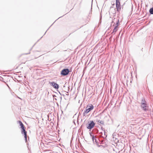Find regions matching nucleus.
<instances>
[{"label":"nucleus","mask_w":153,"mask_h":153,"mask_svg":"<svg viewBox=\"0 0 153 153\" xmlns=\"http://www.w3.org/2000/svg\"><path fill=\"white\" fill-rule=\"evenodd\" d=\"M94 106L91 104H88L86 106L85 110L84 111L83 115L86 116L89 112L94 109Z\"/></svg>","instance_id":"f257e3e1"},{"label":"nucleus","mask_w":153,"mask_h":153,"mask_svg":"<svg viewBox=\"0 0 153 153\" xmlns=\"http://www.w3.org/2000/svg\"><path fill=\"white\" fill-rule=\"evenodd\" d=\"M95 124V123L93 120L89 121L86 124L87 128L91 130L94 127Z\"/></svg>","instance_id":"f03ea898"},{"label":"nucleus","mask_w":153,"mask_h":153,"mask_svg":"<svg viewBox=\"0 0 153 153\" xmlns=\"http://www.w3.org/2000/svg\"><path fill=\"white\" fill-rule=\"evenodd\" d=\"M70 71L68 68H65L62 69L60 73V74L63 76L68 75L70 72Z\"/></svg>","instance_id":"7ed1b4c3"},{"label":"nucleus","mask_w":153,"mask_h":153,"mask_svg":"<svg viewBox=\"0 0 153 153\" xmlns=\"http://www.w3.org/2000/svg\"><path fill=\"white\" fill-rule=\"evenodd\" d=\"M22 129V131H21V133L22 134H24V137L25 138L26 142L27 141V131H26L25 130V127H24V128H21Z\"/></svg>","instance_id":"20e7f679"},{"label":"nucleus","mask_w":153,"mask_h":153,"mask_svg":"<svg viewBox=\"0 0 153 153\" xmlns=\"http://www.w3.org/2000/svg\"><path fill=\"white\" fill-rule=\"evenodd\" d=\"M49 83L51 86H53V88L56 89H58L59 88V85L54 82H49Z\"/></svg>","instance_id":"39448f33"},{"label":"nucleus","mask_w":153,"mask_h":153,"mask_svg":"<svg viewBox=\"0 0 153 153\" xmlns=\"http://www.w3.org/2000/svg\"><path fill=\"white\" fill-rule=\"evenodd\" d=\"M96 136H93L92 137V138L93 140V143H94V142H95L96 144L97 145V146L99 147L100 146L99 145V143L97 141V139L98 140V139L96 137Z\"/></svg>","instance_id":"423d86ee"},{"label":"nucleus","mask_w":153,"mask_h":153,"mask_svg":"<svg viewBox=\"0 0 153 153\" xmlns=\"http://www.w3.org/2000/svg\"><path fill=\"white\" fill-rule=\"evenodd\" d=\"M141 107L143 110L145 111H146L147 110L148 106L146 103L141 104Z\"/></svg>","instance_id":"0eeeda50"},{"label":"nucleus","mask_w":153,"mask_h":153,"mask_svg":"<svg viewBox=\"0 0 153 153\" xmlns=\"http://www.w3.org/2000/svg\"><path fill=\"white\" fill-rule=\"evenodd\" d=\"M116 20L117 21L116 22V25L115 26V27H118L120 25V23H119V17L118 18L116 19L115 18H114L113 19V20L114 21H115V20Z\"/></svg>","instance_id":"6e6552de"},{"label":"nucleus","mask_w":153,"mask_h":153,"mask_svg":"<svg viewBox=\"0 0 153 153\" xmlns=\"http://www.w3.org/2000/svg\"><path fill=\"white\" fill-rule=\"evenodd\" d=\"M111 13H112L113 14V17H114L115 16V14L116 13V10L115 8H114L113 7H112V8L111 7Z\"/></svg>","instance_id":"1a4fd4ad"},{"label":"nucleus","mask_w":153,"mask_h":153,"mask_svg":"<svg viewBox=\"0 0 153 153\" xmlns=\"http://www.w3.org/2000/svg\"><path fill=\"white\" fill-rule=\"evenodd\" d=\"M116 7L117 9V12H120V11L121 10V7L120 5H118V6H116Z\"/></svg>","instance_id":"9d476101"},{"label":"nucleus","mask_w":153,"mask_h":153,"mask_svg":"<svg viewBox=\"0 0 153 153\" xmlns=\"http://www.w3.org/2000/svg\"><path fill=\"white\" fill-rule=\"evenodd\" d=\"M18 123H19V125L21 126V128H22L24 127V125L21 121H18Z\"/></svg>","instance_id":"9b49d317"},{"label":"nucleus","mask_w":153,"mask_h":153,"mask_svg":"<svg viewBox=\"0 0 153 153\" xmlns=\"http://www.w3.org/2000/svg\"><path fill=\"white\" fill-rule=\"evenodd\" d=\"M97 122L98 123H100L102 125H104V122L102 120H97Z\"/></svg>","instance_id":"f8f14e48"},{"label":"nucleus","mask_w":153,"mask_h":153,"mask_svg":"<svg viewBox=\"0 0 153 153\" xmlns=\"http://www.w3.org/2000/svg\"><path fill=\"white\" fill-rule=\"evenodd\" d=\"M116 6L120 5V0H116Z\"/></svg>","instance_id":"ddd939ff"},{"label":"nucleus","mask_w":153,"mask_h":153,"mask_svg":"<svg viewBox=\"0 0 153 153\" xmlns=\"http://www.w3.org/2000/svg\"><path fill=\"white\" fill-rule=\"evenodd\" d=\"M149 12L151 14H153V7L150 8Z\"/></svg>","instance_id":"4468645a"},{"label":"nucleus","mask_w":153,"mask_h":153,"mask_svg":"<svg viewBox=\"0 0 153 153\" xmlns=\"http://www.w3.org/2000/svg\"><path fill=\"white\" fill-rule=\"evenodd\" d=\"M117 27H116L115 26L114 29L113 30V31L111 33L113 34L114 32H116L117 30Z\"/></svg>","instance_id":"2eb2a0df"},{"label":"nucleus","mask_w":153,"mask_h":153,"mask_svg":"<svg viewBox=\"0 0 153 153\" xmlns=\"http://www.w3.org/2000/svg\"><path fill=\"white\" fill-rule=\"evenodd\" d=\"M145 104L146 103V101L145 100L144 98H142L141 100V104Z\"/></svg>","instance_id":"dca6fc26"},{"label":"nucleus","mask_w":153,"mask_h":153,"mask_svg":"<svg viewBox=\"0 0 153 153\" xmlns=\"http://www.w3.org/2000/svg\"><path fill=\"white\" fill-rule=\"evenodd\" d=\"M101 129L103 131H104V135H105V138H106V137H107V135H105V133H106V132H105V129L102 128V127H101Z\"/></svg>","instance_id":"f3484780"},{"label":"nucleus","mask_w":153,"mask_h":153,"mask_svg":"<svg viewBox=\"0 0 153 153\" xmlns=\"http://www.w3.org/2000/svg\"><path fill=\"white\" fill-rule=\"evenodd\" d=\"M90 136L92 137V136H94V135H92V132H90Z\"/></svg>","instance_id":"a211bd4d"},{"label":"nucleus","mask_w":153,"mask_h":153,"mask_svg":"<svg viewBox=\"0 0 153 153\" xmlns=\"http://www.w3.org/2000/svg\"><path fill=\"white\" fill-rule=\"evenodd\" d=\"M100 135H102L103 133L102 132H101L100 133Z\"/></svg>","instance_id":"6ab92c4d"},{"label":"nucleus","mask_w":153,"mask_h":153,"mask_svg":"<svg viewBox=\"0 0 153 153\" xmlns=\"http://www.w3.org/2000/svg\"><path fill=\"white\" fill-rule=\"evenodd\" d=\"M104 140H102V141H101V143L102 144H103V141H104Z\"/></svg>","instance_id":"aec40b11"},{"label":"nucleus","mask_w":153,"mask_h":153,"mask_svg":"<svg viewBox=\"0 0 153 153\" xmlns=\"http://www.w3.org/2000/svg\"><path fill=\"white\" fill-rule=\"evenodd\" d=\"M53 97H56V96L55 95H53Z\"/></svg>","instance_id":"412c9836"},{"label":"nucleus","mask_w":153,"mask_h":153,"mask_svg":"<svg viewBox=\"0 0 153 153\" xmlns=\"http://www.w3.org/2000/svg\"><path fill=\"white\" fill-rule=\"evenodd\" d=\"M102 137L104 139H105V138L103 136H102Z\"/></svg>","instance_id":"4be33fe9"},{"label":"nucleus","mask_w":153,"mask_h":153,"mask_svg":"<svg viewBox=\"0 0 153 153\" xmlns=\"http://www.w3.org/2000/svg\"><path fill=\"white\" fill-rule=\"evenodd\" d=\"M81 111H83V110H81Z\"/></svg>","instance_id":"5701e85b"},{"label":"nucleus","mask_w":153,"mask_h":153,"mask_svg":"<svg viewBox=\"0 0 153 153\" xmlns=\"http://www.w3.org/2000/svg\"><path fill=\"white\" fill-rule=\"evenodd\" d=\"M123 5L122 6V9H123Z\"/></svg>","instance_id":"b1692460"},{"label":"nucleus","mask_w":153,"mask_h":153,"mask_svg":"<svg viewBox=\"0 0 153 153\" xmlns=\"http://www.w3.org/2000/svg\"><path fill=\"white\" fill-rule=\"evenodd\" d=\"M70 87V86L69 87V86L68 87V88H69V87Z\"/></svg>","instance_id":"393cba45"},{"label":"nucleus","mask_w":153,"mask_h":153,"mask_svg":"<svg viewBox=\"0 0 153 153\" xmlns=\"http://www.w3.org/2000/svg\"><path fill=\"white\" fill-rule=\"evenodd\" d=\"M73 123H74V124H75V123L74 121Z\"/></svg>","instance_id":"a878e982"},{"label":"nucleus","mask_w":153,"mask_h":153,"mask_svg":"<svg viewBox=\"0 0 153 153\" xmlns=\"http://www.w3.org/2000/svg\"><path fill=\"white\" fill-rule=\"evenodd\" d=\"M132 7H133V5L132 4Z\"/></svg>","instance_id":"bb28decb"},{"label":"nucleus","mask_w":153,"mask_h":153,"mask_svg":"<svg viewBox=\"0 0 153 153\" xmlns=\"http://www.w3.org/2000/svg\"><path fill=\"white\" fill-rule=\"evenodd\" d=\"M113 21L112 22V23H113Z\"/></svg>","instance_id":"cd10ccee"},{"label":"nucleus","mask_w":153,"mask_h":153,"mask_svg":"<svg viewBox=\"0 0 153 153\" xmlns=\"http://www.w3.org/2000/svg\"><path fill=\"white\" fill-rule=\"evenodd\" d=\"M46 32H45V33L44 34H45V33H46Z\"/></svg>","instance_id":"c85d7f7f"},{"label":"nucleus","mask_w":153,"mask_h":153,"mask_svg":"<svg viewBox=\"0 0 153 153\" xmlns=\"http://www.w3.org/2000/svg\"><path fill=\"white\" fill-rule=\"evenodd\" d=\"M55 100H56V98H55Z\"/></svg>","instance_id":"c756f323"},{"label":"nucleus","mask_w":153,"mask_h":153,"mask_svg":"<svg viewBox=\"0 0 153 153\" xmlns=\"http://www.w3.org/2000/svg\"><path fill=\"white\" fill-rule=\"evenodd\" d=\"M48 29H49V28H48V29L47 30H48Z\"/></svg>","instance_id":"7c9ffc66"},{"label":"nucleus","mask_w":153,"mask_h":153,"mask_svg":"<svg viewBox=\"0 0 153 153\" xmlns=\"http://www.w3.org/2000/svg\"><path fill=\"white\" fill-rule=\"evenodd\" d=\"M48 29H49V28H48V29L47 30H48Z\"/></svg>","instance_id":"2f4dec72"}]
</instances>
